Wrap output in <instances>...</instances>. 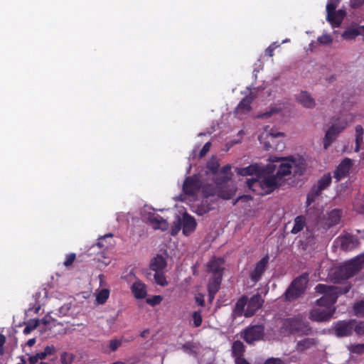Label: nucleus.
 Here are the masks:
<instances>
[{
  "mask_svg": "<svg viewBox=\"0 0 364 364\" xmlns=\"http://www.w3.org/2000/svg\"><path fill=\"white\" fill-rule=\"evenodd\" d=\"M275 165L269 164L261 171L258 178H248L247 186L252 191L259 196L272 193L282 184L274 175Z\"/></svg>",
  "mask_w": 364,
  "mask_h": 364,
  "instance_id": "f03ea898",
  "label": "nucleus"
},
{
  "mask_svg": "<svg viewBox=\"0 0 364 364\" xmlns=\"http://www.w3.org/2000/svg\"><path fill=\"white\" fill-rule=\"evenodd\" d=\"M282 328L289 334H296L299 336H308L312 331L309 324L304 321L300 315L284 319Z\"/></svg>",
  "mask_w": 364,
  "mask_h": 364,
  "instance_id": "7ed1b4c3",
  "label": "nucleus"
},
{
  "mask_svg": "<svg viewBox=\"0 0 364 364\" xmlns=\"http://www.w3.org/2000/svg\"><path fill=\"white\" fill-rule=\"evenodd\" d=\"M132 292L136 299H144L147 291L146 285L140 281L135 282L132 286Z\"/></svg>",
  "mask_w": 364,
  "mask_h": 364,
  "instance_id": "4be33fe9",
  "label": "nucleus"
},
{
  "mask_svg": "<svg viewBox=\"0 0 364 364\" xmlns=\"http://www.w3.org/2000/svg\"><path fill=\"white\" fill-rule=\"evenodd\" d=\"M231 169V166L229 165V164H227L225 166H224L223 167H222L221 170H220V172L222 173H228Z\"/></svg>",
  "mask_w": 364,
  "mask_h": 364,
  "instance_id": "0e129e2a",
  "label": "nucleus"
},
{
  "mask_svg": "<svg viewBox=\"0 0 364 364\" xmlns=\"http://www.w3.org/2000/svg\"><path fill=\"white\" fill-rule=\"evenodd\" d=\"M223 275H213L208 284V291L217 294L220 288Z\"/></svg>",
  "mask_w": 364,
  "mask_h": 364,
  "instance_id": "c85d7f7f",
  "label": "nucleus"
},
{
  "mask_svg": "<svg viewBox=\"0 0 364 364\" xmlns=\"http://www.w3.org/2000/svg\"><path fill=\"white\" fill-rule=\"evenodd\" d=\"M264 168L262 167L257 164H251L247 167L240 168L237 169V173L238 175L242 176H255L253 178H258L259 176L261 171H263Z\"/></svg>",
  "mask_w": 364,
  "mask_h": 364,
  "instance_id": "dca6fc26",
  "label": "nucleus"
},
{
  "mask_svg": "<svg viewBox=\"0 0 364 364\" xmlns=\"http://www.w3.org/2000/svg\"><path fill=\"white\" fill-rule=\"evenodd\" d=\"M196 222L193 217L185 213L183 216L182 228L184 235H188L193 232L196 228Z\"/></svg>",
  "mask_w": 364,
  "mask_h": 364,
  "instance_id": "aec40b11",
  "label": "nucleus"
},
{
  "mask_svg": "<svg viewBox=\"0 0 364 364\" xmlns=\"http://www.w3.org/2000/svg\"><path fill=\"white\" fill-rule=\"evenodd\" d=\"M363 143V136H355V146L354 151L358 152L360 149V145Z\"/></svg>",
  "mask_w": 364,
  "mask_h": 364,
  "instance_id": "5fc2aeb1",
  "label": "nucleus"
},
{
  "mask_svg": "<svg viewBox=\"0 0 364 364\" xmlns=\"http://www.w3.org/2000/svg\"><path fill=\"white\" fill-rule=\"evenodd\" d=\"M264 364H284L281 358H271L267 359Z\"/></svg>",
  "mask_w": 364,
  "mask_h": 364,
  "instance_id": "6e6d98bb",
  "label": "nucleus"
},
{
  "mask_svg": "<svg viewBox=\"0 0 364 364\" xmlns=\"http://www.w3.org/2000/svg\"><path fill=\"white\" fill-rule=\"evenodd\" d=\"M38 360L39 358L36 353L35 355H30L28 358V362L29 364H36L38 362Z\"/></svg>",
  "mask_w": 364,
  "mask_h": 364,
  "instance_id": "13d9d810",
  "label": "nucleus"
},
{
  "mask_svg": "<svg viewBox=\"0 0 364 364\" xmlns=\"http://www.w3.org/2000/svg\"><path fill=\"white\" fill-rule=\"evenodd\" d=\"M247 306V296L245 295L242 296L236 302L233 309V315L235 317L245 316V308Z\"/></svg>",
  "mask_w": 364,
  "mask_h": 364,
  "instance_id": "a878e982",
  "label": "nucleus"
},
{
  "mask_svg": "<svg viewBox=\"0 0 364 364\" xmlns=\"http://www.w3.org/2000/svg\"><path fill=\"white\" fill-rule=\"evenodd\" d=\"M274 50L272 48V47L269 46L266 50H265V55H268L269 57H272L274 55Z\"/></svg>",
  "mask_w": 364,
  "mask_h": 364,
  "instance_id": "69168bd1",
  "label": "nucleus"
},
{
  "mask_svg": "<svg viewBox=\"0 0 364 364\" xmlns=\"http://www.w3.org/2000/svg\"><path fill=\"white\" fill-rule=\"evenodd\" d=\"M305 291V287L301 278H296L291 283L284 293L287 301H291L299 298Z\"/></svg>",
  "mask_w": 364,
  "mask_h": 364,
  "instance_id": "6e6552de",
  "label": "nucleus"
},
{
  "mask_svg": "<svg viewBox=\"0 0 364 364\" xmlns=\"http://www.w3.org/2000/svg\"><path fill=\"white\" fill-rule=\"evenodd\" d=\"M235 364H250L243 357L235 358Z\"/></svg>",
  "mask_w": 364,
  "mask_h": 364,
  "instance_id": "680f3d73",
  "label": "nucleus"
},
{
  "mask_svg": "<svg viewBox=\"0 0 364 364\" xmlns=\"http://www.w3.org/2000/svg\"><path fill=\"white\" fill-rule=\"evenodd\" d=\"M213 209L211 205L207 200H203L200 205L196 207V213L198 215H203Z\"/></svg>",
  "mask_w": 364,
  "mask_h": 364,
  "instance_id": "72a5a7b5",
  "label": "nucleus"
},
{
  "mask_svg": "<svg viewBox=\"0 0 364 364\" xmlns=\"http://www.w3.org/2000/svg\"><path fill=\"white\" fill-rule=\"evenodd\" d=\"M318 41L323 45H328L332 43L333 39L330 35L323 34L318 38Z\"/></svg>",
  "mask_w": 364,
  "mask_h": 364,
  "instance_id": "09e8293b",
  "label": "nucleus"
},
{
  "mask_svg": "<svg viewBox=\"0 0 364 364\" xmlns=\"http://www.w3.org/2000/svg\"><path fill=\"white\" fill-rule=\"evenodd\" d=\"M70 309V307L68 306H62L60 309H59V311L60 314H63V315H66V314L68 313V311H69Z\"/></svg>",
  "mask_w": 364,
  "mask_h": 364,
  "instance_id": "774afa93",
  "label": "nucleus"
},
{
  "mask_svg": "<svg viewBox=\"0 0 364 364\" xmlns=\"http://www.w3.org/2000/svg\"><path fill=\"white\" fill-rule=\"evenodd\" d=\"M47 356L52 355L55 353V348L54 346H46L43 350Z\"/></svg>",
  "mask_w": 364,
  "mask_h": 364,
  "instance_id": "864d4df0",
  "label": "nucleus"
},
{
  "mask_svg": "<svg viewBox=\"0 0 364 364\" xmlns=\"http://www.w3.org/2000/svg\"><path fill=\"white\" fill-rule=\"evenodd\" d=\"M291 168H292V167L291 166L290 159L285 160L284 162H282L279 164L277 170V171L275 170L274 175L282 183L283 181L284 177L291 174Z\"/></svg>",
  "mask_w": 364,
  "mask_h": 364,
  "instance_id": "a211bd4d",
  "label": "nucleus"
},
{
  "mask_svg": "<svg viewBox=\"0 0 364 364\" xmlns=\"http://www.w3.org/2000/svg\"><path fill=\"white\" fill-rule=\"evenodd\" d=\"M192 321H193L192 326L193 327L197 328V327H199L201 326L202 322H203V318L201 316L200 311H193L192 313Z\"/></svg>",
  "mask_w": 364,
  "mask_h": 364,
  "instance_id": "58836bf2",
  "label": "nucleus"
},
{
  "mask_svg": "<svg viewBox=\"0 0 364 364\" xmlns=\"http://www.w3.org/2000/svg\"><path fill=\"white\" fill-rule=\"evenodd\" d=\"M110 291L108 289H102L97 292L96 301L99 304H105L109 296Z\"/></svg>",
  "mask_w": 364,
  "mask_h": 364,
  "instance_id": "f704fd0d",
  "label": "nucleus"
},
{
  "mask_svg": "<svg viewBox=\"0 0 364 364\" xmlns=\"http://www.w3.org/2000/svg\"><path fill=\"white\" fill-rule=\"evenodd\" d=\"M284 134L282 132L274 133H266L262 134L259 136L260 143L264 144V149L267 151H269L271 149L275 150H282L284 147V143L276 144V139L278 136H282Z\"/></svg>",
  "mask_w": 364,
  "mask_h": 364,
  "instance_id": "423d86ee",
  "label": "nucleus"
},
{
  "mask_svg": "<svg viewBox=\"0 0 364 364\" xmlns=\"http://www.w3.org/2000/svg\"><path fill=\"white\" fill-rule=\"evenodd\" d=\"M220 164L218 161L215 159L210 160L207 163V168L211 171L213 174H215L218 173L219 170Z\"/></svg>",
  "mask_w": 364,
  "mask_h": 364,
  "instance_id": "79ce46f5",
  "label": "nucleus"
},
{
  "mask_svg": "<svg viewBox=\"0 0 364 364\" xmlns=\"http://www.w3.org/2000/svg\"><path fill=\"white\" fill-rule=\"evenodd\" d=\"M166 266V262L163 256L158 255L151 262L150 268L155 271L159 272L163 270Z\"/></svg>",
  "mask_w": 364,
  "mask_h": 364,
  "instance_id": "7c9ffc66",
  "label": "nucleus"
},
{
  "mask_svg": "<svg viewBox=\"0 0 364 364\" xmlns=\"http://www.w3.org/2000/svg\"><path fill=\"white\" fill-rule=\"evenodd\" d=\"M239 199L242 202H247L249 200H251L252 199V197L249 195H243V196H239Z\"/></svg>",
  "mask_w": 364,
  "mask_h": 364,
  "instance_id": "e2e57ef3",
  "label": "nucleus"
},
{
  "mask_svg": "<svg viewBox=\"0 0 364 364\" xmlns=\"http://www.w3.org/2000/svg\"><path fill=\"white\" fill-rule=\"evenodd\" d=\"M232 355L235 358L242 357L245 351V346L240 341H235L232 346Z\"/></svg>",
  "mask_w": 364,
  "mask_h": 364,
  "instance_id": "473e14b6",
  "label": "nucleus"
},
{
  "mask_svg": "<svg viewBox=\"0 0 364 364\" xmlns=\"http://www.w3.org/2000/svg\"><path fill=\"white\" fill-rule=\"evenodd\" d=\"M75 355L72 353L63 352L60 355L61 364H73Z\"/></svg>",
  "mask_w": 364,
  "mask_h": 364,
  "instance_id": "ea45409f",
  "label": "nucleus"
},
{
  "mask_svg": "<svg viewBox=\"0 0 364 364\" xmlns=\"http://www.w3.org/2000/svg\"><path fill=\"white\" fill-rule=\"evenodd\" d=\"M202 185V181L198 176H188L184 180L183 191L187 195L194 196L201 188Z\"/></svg>",
  "mask_w": 364,
  "mask_h": 364,
  "instance_id": "9b49d317",
  "label": "nucleus"
},
{
  "mask_svg": "<svg viewBox=\"0 0 364 364\" xmlns=\"http://www.w3.org/2000/svg\"><path fill=\"white\" fill-rule=\"evenodd\" d=\"M360 35V31L358 28H349L346 30L342 36L346 40H352L355 38Z\"/></svg>",
  "mask_w": 364,
  "mask_h": 364,
  "instance_id": "4c0bfd02",
  "label": "nucleus"
},
{
  "mask_svg": "<svg viewBox=\"0 0 364 364\" xmlns=\"http://www.w3.org/2000/svg\"><path fill=\"white\" fill-rule=\"evenodd\" d=\"M358 240L353 236L345 237L341 241V248L345 251L351 250L358 247Z\"/></svg>",
  "mask_w": 364,
  "mask_h": 364,
  "instance_id": "bb28decb",
  "label": "nucleus"
},
{
  "mask_svg": "<svg viewBox=\"0 0 364 364\" xmlns=\"http://www.w3.org/2000/svg\"><path fill=\"white\" fill-rule=\"evenodd\" d=\"M112 237V234L109 233V234H107V235H104L103 237H100L95 245L99 247L100 248L105 247L106 245L104 243V240H105L106 237Z\"/></svg>",
  "mask_w": 364,
  "mask_h": 364,
  "instance_id": "603ef678",
  "label": "nucleus"
},
{
  "mask_svg": "<svg viewBox=\"0 0 364 364\" xmlns=\"http://www.w3.org/2000/svg\"><path fill=\"white\" fill-rule=\"evenodd\" d=\"M364 130L361 125L355 127V136H363Z\"/></svg>",
  "mask_w": 364,
  "mask_h": 364,
  "instance_id": "052dcab7",
  "label": "nucleus"
},
{
  "mask_svg": "<svg viewBox=\"0 0 364 364\" xmlns=\"http://www.w3.org/2000/svg\"><path fill=\"white\" fill-rule=\"evenodd\" d=\"M306 225V218L304 215H299L294 218V226L291 230L292 234L300 232Z\"/></svg>",
  "mask_w": 364,
  "mask_h": 364,
  "instance_id": "2f4dec72",
  "label": "nucleus"
},
{
  "mask_svg": "<svg viewBox=\"0 0 364 364\" xmlns=\"http://www.w3.org/2000/svg\"><path fill=\"white\" fill-rule=\"evenodd\" d=\"M353 331L358 336L364 335V321L358 322L354 319Z\"/></svg>",
  "mask_w": 364,
  "mask_h": 364,
  "instance_id": "a19ab883",
  "label": "nucleus"
},
{
  "mask_svg": "<svg viewBox=\"0 0 364 364\" xmlns=\"http://www.w3.org/2000/svg\"><path fill=\"white\" fill-rule=\"evenodd\" d=\"M353 310L356 315H364V300L355 303Z\"/></svg>",
  "mask_w": 364,
  "mask_h": 364,
  "instance_id": "37998d69",
  "label": "nucleus"
},
{
  "mask_svg": "<svg viewBox=\"0 0 364 364\" xmlns=\"http://www.w3.org/2000/svg\"><path fill=\"white\" fill-rule=\"evenodd\" d=\"M349 350L353 353L361 354L364 353V343L354 344L349 347Z\"/></svg>",
  "mask_w": 364,
  "mask_h": 364,
  "instance_id": "a18cd8bd",
  "label": "nucleus"
},
{
  "mask_svg": "<svg viewBox=\"0 0 364 364\" xmlns=\"http://www.w3.org/2000/svg\"><path fill=\"white\" fill-rule=\"evenodd\" d=\"M264 333V328L262 326H252L244 330L242 338L247 343H252L262 339Z\"/></svg>",
  "mask_w": 364,
  "mask_h": 364,
  "instance_id": "9d476101",
  "label": "nucleus"
},
{
  "mask_svg": "<svg viewBox=\"0 0 364 364\" xmlns=\"http://www.w3.org/2000/svg\"><path fill=\"white\" fill-rule=\"evenodd\" d=\"M224 260L222 258H213L208 264L207 268L209 272L213 275H223Z\"/></svg>",
  "mask_w": 364,
  "mask_h": 364,
  "instance_id": "6ab92c4d",
  "label": "nucleus"
},
{
  "mask_svg": "<svg viewBox=\"0 0 364 364\" xmlns=\"http://www.w3.org/2000/svg\"><path fill=\"white\" fill-rule=\"evenodd\" d=\"M342 217V210L340 209H333L328 214L326 225L328 228L338 224Z\"/></svg>",
  "mask_w": 364,
  "mask_h": 364,
  "instance_id": "393cba45",
  "label": "nucleus"
},
{
  "mask_svg": "<svg viewBox=\"0 0 364 364\" xmlns=\"http://www.w3.org/2000/svg\"><path fill=\"white\" fill-rule=\"evenodd\" d=\"M252 101L253 97L250 95H247L244 97L236 108L237 114H246L247 112H249L251 109V104Z\"/></svg>",
  "mask_w": 364,
  "mask_h": 364,
  "instance_id": "b1692460",
  "label": "nucleus"
},
{
  "mask_svg": "<svg viewBox=\"0 0 364 364\" xmlns=\"http://www.w3.org/2000/svg\"><path fill=\"white\" fill-rule=\"evenodd\" d=\"M196 299V303L200 306H205V301H204V299H203V295H199V296H196L195 298Z\"/></svg>",
  "mask_w": 364,
  "mask_h": 364,
  "instance_id": "bf43d9fd",
  "label": "nucleus"
},
{
  "mask_svg": "<svg viewBox=\"0 0 364 364\" xmlns=\"http://www.w3.org/2000/svg\"><path fill=\"white\" fill-rule=\"evenodd\" d=\"M346 11L343 9L327 12L326 21L332 26H339L344 19Z\"/></svg>",
  "mask_w": 364,
  "mask_h": 364,
  "instance_id": "f3484780",
  "label": "nucleus"
},
{
  "mask_svg": "<svg viewBox=\"0 0 364 364\" xmlns=\"http://www.w3.org/2000/svg\"><path fill=\"white\" fill-rule=\"evenodd\" d=\"M235 193L232 190H228L227 188H223V187L220 185L218 191V196L220 198L225 200H229L232 198Z\"/></svg>",
  "mask_w": 364,
  "mask_h": 364,
  "instance_id": "c9c22d12",
  "label": "nucleus"
},
{
  "mask_svg": "<svg viewBox=\"0 0 364 364\" xmlns=\"http://www.w3.org/2000/svg\"><path fill=\"white\" fill-rule=\"evenodd\" d=\"M291 168V174L294 177L300 176L304 174L306 171V164L304 159H299V160L290 159Z\"/></svg>",
  "mask_w": 364,
  "mask_h": 364,
  "instance_id": "412c9836",
  "label": "nucleus"
},
{
  "mask_svg": "<svg viewBox=\"0 0 364 364\" xmlns=\"http://www.w3.org/2000/svg\"><path fill=\"white\" fill-rule=\"evenodd\" d=\"M38 325V320H36L34 321V323L32 324V323H28V325H26V326L23 329V333L25 334H28L30 333L32 331H33Z\"/></svg>",
  "mask_w": 364,
  "mask_h": 364,
  "instance_id": "3c124183",
  "label": "nucleus"
},
{
  "mask_svg": "<svg viewBox=\"0 0 364 364\" xmlns=\"http://www.w3.org/2000/svg\"><path fill=\"white\" fill-rule=\"evenodd\" d=\"M220 184H204L202 185V192L204 198H208L210 196H218Z\"/></svg>",
  "mask_w": 364,
  "mask_h": 364,
  "instance_id": "c756f323",
  "label": "nucleus"
},
{
  "mask_svg": "<svg viewBox=\"0 0 364 364\" xmlns=\"http://www.w3.org/2000/svg\"><path fill=\"white\" fill-rule=\"evenodd\" d=\"M331 181L332 177L330 173L323 174L318 181L317 183L311 187L307 194L306 206H309L314 203L316 198L322 193L323 191L331 185Z\"/></svg>",
  "mask_w": 364,
  "mask_h": 364,
  "instance_id": "39448f33",
  "label": "nucleus"
},
{
  "mask_svg": "<svg viewBox=\"0 0 364 364\" xmlns=\"http://www.w3.org/2000/svg\"><path fill=\"white\" fill-rule=\"evenodd\" d=\"M317 341L313 338H306L296 343L295 349L298 352H303L305 350L309 349L316 346Z\"/></svg>",
  "mask_w": 364,
  "mask_h": 364,
  "instance_id": "cd10ccee",
  "label": "nucleus"
},
{
  "mask_svg": "<svg viewBox=\"0 0 364 364\" xmlns=\"http://www.w3.org/2000/svg\"><path fill=\"white\" fill-rule=\"evenodd\" d=\"M147 220L154 230H160L164 232L168 229V222L159 215L151 213L148 215Z\"/></svg>",
  "mask_w": 364,
  "mask_h": 364,
  "instance_id": "2eb2a0df",
  "label": "nucleus"
},
{
  "mask_svg": "<svg viewBox=\"0 0 364 364\" xmlns=\"http://www.w3.org/2000/svg\"><path fill=\"white\" fill-rule=\"evenodd\" d=\"M269 260V257L268 255H266L255 264L254 269L250 274V279L255 284L258 282L262 279V275L265 272L267 267Z\"/></svg>",
  "mask_w": 364,
  "mask_h": 364,
  "instance_id": "f8f14e48",
  "label": "nucleus"
},
{
  "mask_svg": "<svg viewBox=\"0 0 364 364\" xmlns=\"http://www.w3.org/2000/svg\"><path fill=\"white\" fill-rule=\"evenodd\" d=\"M340 3V0H328L326 5V12H331L336 9Z\"/></svg>",
  "mask_w": 364,
  "mask_h": 364,
  "instance_id": "de8ad7c7",
  "label": "nucleus"
},
{
  "mask_svg": "<svg viewBox=\"0 0 364 364\" xmlns=\"http://www.w3.org/2000/svg\"><path fill=\"white\" fill-rule=\"evenodd\" d=\"M210 146H211L210 142L205 143L204 144V146H203V148L201 149V150L200 151V154H199L200 156H205L209 151Z\"/></svg>",
  "mask_w": 364,
  "mask_h": 364,
  "instance_id": "4d7b16f0",
  "label": "nucleus"
},
{
  "mask_svg": "<svg viewBox=\"0 0 364 364\" xmlns=\"http://www.w3.org/2000/svg\"><path fill=\"white\" fill-rule=\"evenodd\" d=\"M353 166V161L350 159L346 158L336 167L334 171V178L339 181L346 178Z\"/></svg>",
  "mask_w": 364,
  "mask_h": 364,
  "instance_id": "ddd939ff",
  "label": "nucleus"
},
{
  "mask_svg": "<svg viewBox=\"0 0 364 364\" xmlns=\"http://www.w3.org/2000/svg\"><path fill=\"white\" fill-rule=\"evenodd\" d=\"M263 302L264 301L259 294L253 295L249 300L247 299V307L245 312V316H252L262 307Z\"/></svg>",
  "mask_w": 364,
  "mask_h": 364,
  "instance_id": "4468645a",
  "label": "nucleus"
},
{
  "mask_svg": "<svg viewBox=\"0 0 364 364\" xmlns=\"http://www.w3.org/2000/svg\"><path fill=\"white\" fill-rule=\"evenodd\" d=\"M346 123L338 122L333 124L326 132L323 138V148L327 149L336 140L338 134L345 129Z\"/></svg>",
  "mask_w": 364,
  "mask_h": 364,
  "instance_id": "1a4fd4ad",
  "label": "nucleus"
},
{
  "mask_svg": "<svg viewBox=\"0 0 364 364\" xmlns=\"http://www.w3.org/2000/svg\"><path fill=\"white\" fill-rule=\"evenodd\" d=\"M76 255L75 253H70L66 255L65 260L63 262V264L65 267H70L73 264L74 261L75 260Z\"/></svg>",
  "mask_w": 364,
  "mask_h": 364,
  "instance_id": "8fccbe9b",
  "label": "nucleus"
},
{
  "mask_svg": "<svg viewBox=\"0 0 364 364\" xmlns=\"http://www.w3.org/2000/svg\"><path fill=\"white\" fill-rule=\"evenodd\" d=\"M350 287H335L319 284L316 286L315 290L318 294H323L317 299L316 307L309 312V318L314 321L323 322L329 321L336 311L334 306L338 295L348 292Z\"/></svg>",
  "mask_w": 364,
  "mask_h": 364,
  "instance_id": "f257e3e1",
  "label": "nucleus"
},
{
  "mask_svg": "<svg viewBox=\"0 0 364 364\" xmlns=\"http://www.w3.org/2000/svg\"><path fill=\"white\" fill-rule=\"evenodd\" d=\"M277 112V110H276V109H272V110H271L270 112H264V113L260 115V117H262V118H268V117H269L272 114V113H273V112Z\"/></svg>",
  "mask_w": 364,
  "mask_h": 364,
  "instance_id": "338daca9",
  "label": "nucleus"
},
{
  "mask_svg": "<svg viewBox=\"0 0 364 364\" xmlns=\"http://www.w3.org/2000/svg\"><path fill=\"white\" fill-rule=\"evenodd\" d=\"M122 344L121 339H112L109 341V348L111 351L114 352L118 349Z\"/></svg>",
  "mask_w": 364,
  "mask_h": 364,
  "instance_id": "49530a36",
  "label": "nucleus"
},
{
  "mask_svg": "<svg viewBox=\"0 0 364 364\" xmlns=\"http://www.w3.org/2000/svg\"><path fill=\"white\" fill-rule=\"evenodd\" d=\"M154 279L158 285H160L161 287H165L168 284L164 274L161 271L155 272L154 274Z\"/></svg>",
  "mask_w": 364,
  "mask_h": 364,
  "instance_id": "e433bc0d",
  "label": "nucleus"
},
{
  "mask_svg": "<svg viewBox=\"0 0 364 364\" xmlns=\"http://www.w3.org/2000/svg\"><path fill=\"white\" fill-rule=\"evenodd\" d=\"M163 300V298L160 295H155V296H153L152 297H150V298H147L146 300V302L152 306H154L156 305H158L159 304L161 301Z\"/></svg>",
  "mask_w": 364,
  "mask_h": 364,
  "instance_id": "c03bdc74",
  "label": "nucleus"
},
{
  "mask_svg": "<svg viewBox=\"0 0 364 364\" xmlns=\"http://www.w3.org/2000/svg\"><path fill=\"white\" fill-rule=\"evenodd\" d=\"M354 319L338 321L333 323L334 334L338 337L350 336L353 333Z\"/></svg>",
  "mask_w": 364,
  "mask_h": 364,
  "instance_id": "0eeeda50",
  "label": "nucleus"
},
{
  "mask_svg": "<svg viewBox=\"0 0 364 364\" xmlns=\"http://www.w3.org/2000/svg\"><path fill=\"white\" fill-rule=\"evenodd\" d=\"M364 264V255H360L340 266L335 272L336 278L346 280L358 272Z\"/></svg>",
  "mask_w": 364,
  "mask_h": 364,
  "instance_id": "20e7f679",
  "label": "nucleus"
},
{
  "mask_svg": "<svg viewBox=\"0 0 364 364\" xmlns=\"http://www.w3.org/2000/svg\"><path fill=\"white\" fill-rule=\"evenodd\" d=\"M298 102L306 108H313L315 106L314 98L306 92H301L296 97Z\"/></svg>",
  "mask_w": 364,
  "mask_h": 364,
  "instance_id": "5701e85b",
  "label": "nucleus"
}]
</instances>
